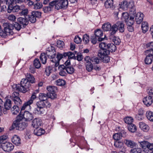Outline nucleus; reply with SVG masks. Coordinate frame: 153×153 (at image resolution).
Listing matches in <instances>:
<instances>
[{"label":"nucleus","mask_w":153,"mask_h":153,"mask_svg":"<svg viewBox=\"0 0 153 153\" xmlns=\"http://www.w3.org/2000/svg\"><path fill=\"white\" fill-rule=\"evenodd\" d=\"M41 122L39 118H35L32 122V125L35 128H38L41 125Z\"/></svg>","instance_id":"obj_26"},{"label":"nucleus","mask_w":153,"mask_h":153,"mask_svg":"<svg viewBox=\"0 0 153 153\" xmlns=\"http://www.w3.org/2000/svg\"><path fill=\"white\" fill-rule=\"evenodd\" d=\"M134 6V1H130L128 2V8L131 9L130 11L131 12L134 10L133 7Z\"/></svg>","instance_id":"obj_58"},{"label":"nucleus","mask_w":153,"mask_h":153,"mask_svg":"<svg viewBox=\"0 0 153 153\" xmlns=\"http://www.w3.org/2000/svg\"><path fill=\"white\" fill-rule=\"evenodd\" d=\"M109 54L105 52L104 50L100 49L98 55L104 62L107 63L110 61V57L108 56Z\"/></svg>","instance_id":"obj_9"},{"label":"nucleus","mask_w":153,"mask_h":153,"mask_svg":"<svg viewBox=\"0 0 153 153\" xmlns=\"http://www.w3.org/2000/svg\"><path fill=\"white\" fill-rule=\"evenodd\" d=\"M146 47L149 49L146 51V52H149L151 50L153 51V42H151L148 43L146 44Z\"/></svg>","instance_id":"obj_54"},{"label":"nucleus","mask_w":153,"mask_h":153,"mask_svg":"<svg viewBox=\"0 0 153 153\" xmlns=\"http://www.w3.org/2000/svg\"><path fill=\"white\" fill-rule=\"evenodd\" d=\"M82 40L85 44H88L89 42V36L87 34H85L83 36Z\"/></svg>","instance_id":"obj_51"},{"label":"nucleus","mask_w":153,"mask_h":153,"mask_svg":"<svg viewBox=\"0 0 153 153\" xmlns=\"http://www.w3.org/2000/svg\"><path fill=\"white\" fill-rule=\"evenodd\" d=\"M79 129H75L74 130H73V131H71V134L72 135L73 137H74L75 136L77 137V138H80V137H79Z\"/></svg>","instance_id":"obj_47"},{"label":"nucleus","mask_w":153,"mask_h":153,"mask_svg":"<svg viewBox=\"0 0 153 153\" xmlns=\"http://www.w3.org/2000/svg\"><path fill=\"white\" fill-rule=\"evenodd\" d=\"M52 69V67L50 66L46 67L45 71V74L48 76H49L51 72Z\"/></svg>","instance_id":"obj_49"},{"label":"nucleus","mask_w":153,"mask_h":153,"mask_svg":"<svg viewBox=\"0 0 153 153\" xmlns=\"http://www.w3.org/2000/svg\"><path fill=\"white\" fill-rule=\"evenodd\" d=\"M36 93L34 92L33 93L30 99L25 102L22 106V110L25 109L28 106L30 107V105L33 103V100L36 98Z\"/></svg>","instance_id":"obj_13"},{"label":"nucleus","mask_w":153,"mask_h":153,"mask_svg":"<svg viewBox=\"0 0 153 153\" xmlns=\"http://www.w3.org/2000/svg\"><path fill=\"white\" fill-rule=\"evenodd\" d=\"M22 107L21 108L19 114L18 116H19L21 118V119L24 118L27 121H29L32 120L33 118L32 114L30 113L27 111H23L25 109L22 110Z\"/></svg>","instance_id":"obj_6"},{"label":"nucleus","mask_w":153,"mask_h":153,"mask_svg":"<svg viewBox=\"0 0 153 153\" xmlns=\"http://www.w3.org/2000/svg\"><path fill=\"white\" fill-rule=\"evenodd\" d=\"M113 41L114 43V45H118L120 44L121 42L120 39L118 38L116 36H114L113 39Z\"/></svg>","instance_id":"obj_57"},{"label":"nucleus","mask_w":153,"mask_h":153,"mask_svg":"<svg viewBox=\"0 0 153 153\" xmlns=\"http://www.w3.org/2000/svg\"><path fill=\"white\" fill-rule=\"evenodd\" d=\"M105 6L106 8L112 9H113L115 7L113 5V0H107L105 3Z\"/></svg>","instance_id":"obj_29"},{"label":"nucleus","mask_w":153,"mask_h":153,"mask_svg":"<svg viewBox=\"0 0 153 153\" xmlns=\"http://www.w3.org/2000/svg\"><path fill=\"white\" fill-rule=\"evenodd\" d=\"M94 36L97 38L98 41L101 42L103 40L104 38L101 37L103 36V33L102 31L100 29H97L94 31Z\"/></svg>","instance_id":"obj_17"},{"label":"nucleus","mask_w":153,"mask_h":153,"mask_svg":"<svg viewBox=\"0 0 153 153\" xmlns=\"http://www.w3.org/2000/svg\"><path fill=\"white\" fill-rule=\"evenodd\" d=\"M77 53V51H74V52L69 51L67 52H64V57H68V59H76V57L75 54Z\"/></svg>","instance_id":"obj_23"},{"label":"nucleus","mask_w":153,"mask_h":153,"mask_svg":"<svg viewBox=\"0 0 153 153\" xmlns=\"http://www.w3.org/2000/svg\"><path fill=\"white\" fill-rule=\"evenodd\" d=\"M56 84L58 86H64L66 83L65 80L61 79H59L55 82Z\"/></svg>","instance_id":"obj_52"},{"label":"nucleus","mask_w":153,"mask_h":153,"mask_svg":"<svg viewBox=\"0 0 153 153\" xmlns=\"http://www.w3.org/2000/svg\"><path fill=\"white\" fill-rule=\"evenodd\" d=\"M124 25L122 22H118L115 24L112 25V33L115 34L118 30L120 33H123L124 31Z\"/></svg>","instance_id":"obj_7"},{"label":"nucleus","mask_w":153,"mask_h":153,"mask_svg":"<svg viewBox=\"0 0 153 153\" xmlns=\"http://www.w3.org/2000/svg\"><path fill=\"white\" fill-rule=\"evenodd\" d=\"M55 8L57 10H59L63 8L62 7V6L59 1H57L56 0V3Z\"/></svg>","instance_id":"obj_64"},{"label":"nucleus","mask_w":153,"mask_h":153,"mask_svg":"<svg viewBox=\"0 0 153 153\" xmlns=\"http://www.w3.org/2000/svg\"><path fill=\"white\" fill-rule=\"evenodd\" d=\"M33 65L36 68H39L41 66L40 62L38 58L35 59L33 61Z\"/></svg>","instance_id":"obj_48"},{"label":"nucleus","mask_w":153,"mask_h":153,"mask_svg":"<svg viewBox=\"0 0 153 153\" xmlns=\"http://www.w3.org/2000/svg\"><path fill=\"white\" fill-rule=\"evenodd\" d=\"M22 120L19 116H17L16 120L13 121L10 127L9 130L12 131L16 129L17 130L23 131L28 126V123L26 122L22 121Z\"/></svg>","instance_id":"obj_2"},{"label":"nucleus","mask_w":153,"mask_h":153,"mask_svg":"<svg viewBox=\"0 0 153 153\" xmlns=\"http://www.w3.org/2000/svg\"><path fill=\"white\" fill-rule=\"evenodd\" d=\"M39 98L40 100L39 101L41 102H43V101L51 99L49 97V96L48 93L46 94L42 93H40Z\"/></svg>","instance_id":"obj_27"},{"label":"nucleus","mask_w":153,"mask_h":153,"mask_svg":"<svg viewBox=\"0 0 153 153\" xmlns=\"http://www.w3.org/2000/svg\"><path fill=\"white\" fill-rule=\"evenodd\" d=\"M102 28L104 31L110 32V35H114V33H112L113 31L112 26L109 22L104 24L102 25Z\"/></svg>","instance_id":"obj_18"},{"label":"nucleus","mask_w":153,"mask_h":153,"mask_svg":"<svg viewBox=\"0 0 153 153\" xmlns=\"http://www.w3.org/2000/svg\"><path fill=\"white\" fill-rule=\"evenodd\" d=\"M53 100L52 99H48L47 100L43 101V102L38 101V105H39L41 106L43 108H49L51 105V104L49 102L50 100Z\"/></svg>","instance_id":"obj_19"},{"label":"nucleus","mask_w":153,"mask_h":153,"mask_svg":"<svg viewBox=\"0 0 153 153\" xmlns=\"http://www.w3.org/2000/svg\"><path fill=\"white\" fill-rule=\"evenodd\" d=\"M144 16V14L141 13H137L136 14L135 20L137 24H140L142 22Z\"/></svg>","instance_id":"obj_22"},{"label":"nucleus","mask_w":153,"mask_h":153,"mask_svg":"<svg viewBox=\"0 0 153 153\" xmlns=\"http://www.w3.org/2000/svg\"><path fill=\"white\" fill-rule=\"evenodd\" d=\"M147 119L151 122H153V112L151 111H147L146 113Z\"/></svg>","instance_id":"obj_41"},{"label":"nucleus","mask_w":153,"mask_h":153,"mask_svg":"<svg viewBox=\"0 0 153 153\" xmlns=\"http://www.w3.org/2000/svg\"><path fill=\"white\" fill-rule=\"evenodd\" d=\"M29 11L27 9H21L19 12V14L21 16H23L24 17H27L28 15L29 14Z\"/></svg>","instance_id":"obj_38"},{"label":"nucleus","mask_w":153,"mask_h":153,"mask_svg":"<svg viewBox=\"0 0 153 153\" xmlns=\"http://www.w3.org/2000/svg\"><path fill=\"white\" fill-rule=\"evenodd\" d=\"M127 127L128 130L131 132L134 133L137 131V127L133 123L127 125Z\"/></svg>","instance_id":"obj_34"},{"label":"nucleus","mask_w":153,"mask_h":153,"mask_svg":"<svg viewBox=\"0 0 153 153\" xmlns=\"http://www.w3.org/2000/svg\"><path fill=\"white\" fill-rule=\"evenodd\" d=\"M148 54L144 60L145 63L146 64H151L153 61V51H149L146 52Z\"/></svg>","instance_id":"obj_14"},{"label":"nucleus","mask_w":153,"mask_h":153,"mask_svg":"<svg viewBox=\"0 0 153 153\" xmlns=\"http://www.w3.org/2000/svg\"><path fill=\"white\" fill-rule=\"evenodd\" d=\"M130 17L127 12L123 13L122 14L121 19L123 21L125 22L126 23V21L128 20Z\"/></svg>","instance_id":"obj_42"},{"label":"nucleus","mask_w":153,"mask_h":153,"mask_svg":"<svg viewBox=\"0 0 153 153\" xmlns=\"http://www.w3.org/2000/svg\"><path fill=\"white\" fill-rule=\"evenodd\" d=\"M141 28L143 33H146L149 30V27L148 24L146 22H142Z\"/></svg>","instance_id":"obj_32"},{"label":"nucleus","mask_w":153,"mask_h":153,"mask_svg":"<svg viewBox=\"0 0 153 153\" xmlns=\"http://www.w3.org/2000/svg\"><path fill=\"white\" fill-rule=\"evenodd\" d=\"M134 22V18L130 16L128 20L126 21V24L127 26H132Z\"/></svg>","instance_id":"obj_43"},{"label":"nucleus","mask_w":153,"mask_h":153,"mask_svg":"<svg viewBox=\"0 0 153 153\" xmlns=\"http://www.w3.org/2000/svg\"><path fill=\"white\" fill-rule=\"evenodd\" d=\"M142 151V149L137 147L131 149V152L132 153H141Z\"/></svg>","instance_id":"obj_55"},{"label":"nucleus","mask_w":153,"mask_h":153,"mask_svg":"<svg viewBox=\"0 0 153 153\" xmlns=\"http://www.w3.org/2000/svg\"><path fill=\"white\" fill-rule=\"evenodd\" d=\"M124 142L128 147L131 148H133L135 146V143L131 140H125Z\"/></svg>","instance_id":"obj_39"},{"label":"nucleus","mask_w":153,"mask_h":153,"mask_svg":"<svg viewBox=\"0 0 153 153\" xmlns=\"http://www.w3.org/2000/svg\"><path fill=\"white\" fill-rule=\"evenodd\" d=\"M25 79H26L31 84L35 82V79L34 76L30 73H27L26 74Z\"/></svg>","instance_id":"obj_24"},{"label":"nucleus","mask_w":153,"mask_h":153,"mask_svg":"<svg viewBox=\"0 0 153 153\" xmlns=\"http://www.w3.org/2000/svg\"><path fill=\"white\" fill-rule=\"evenodd\" d=\"M0 147L5 152H9L13 150L14 148V145L11 143L5 142L1 145Z\"/></svg>","instance_id":"obj_10"},{"label":"nucleus","mask_w":153,"mask_h":153,"mask_svg":"<svg viewBox=\"0 0 153 153\" xmlns=\"http://www.w3.org/2000/svg\"><path fill=\"white\" fill-rule=\"evenodd\" d=\"M21 139L17 135H14L12 137L11 141L15 145L18 146L21 144Z\"/></svg>","instance_id":"obj_25"},{"label":"nucleus","mask_w":153,"mask_h":153,"mask_svg":"<svg viewBox=\"0 0 153 153\" xmlns=\"http://www.w3.org/2000/svg\"><path fill=\"white\" fill-rule=\"evenodd\" d=\"M59 1L63 9H65L67 7L68 4V0H60Z\"/></svg>","instance_id":"obj_50"},{"label":"nucleus","mask_w":153,"mask_h":153,"mask_svg":"<svg viewBox=\"0 0 153 153\" xmlns=\"http://www.w3.org/2000/svg\"><path fill=\"white\" fill-rule=\"evenodd\" d=\"M12 104L11 100L8 98L6 99L4 103V107L7 110H10L12 107Z\"/></svg>","instance_id":"obj_28"},{"label":"nucleus","mask_w":153,"mask_h":153,"mask_svg":"<svg viewBox=\"0 0 153 153\" xmlns=\"http://www.w3.org/2000/svg\"><path fill=\"white\" fill-rule=\"evenodd\" d=\"M143 103L148 107L150 106L152 103L153 99L151 97L147 96L143 98Z\"/></svg>","instance_id":"obj_21"},{"label":"nucleus","mask_w":153,"mask_h":153,"mask_svg":"<svg viewBox=\"0 0 153 153\" xmlns=\"http://www.w3.org/2000/svg\"><path fill=\"white\" fill-rule=\"evenodd\" d=\"M19 96V94L18 92H14L10 97L14 103L16 105L10 108L11 111L13 115H16L19 113L20 108L18 106L21 105L22 103V101Z\"/></svg>","instance_id":"obj_1"},{"label":"nucleus","mask_w":153,"mask_h":153,"mask_svg":"<svg viewBox=\"0 0 153 153\" xmlns=\"http://www.w3.org/2000/svg\"><path fill=\"white\" fill-rule=\"evenodd\" d=\"M42 13L38 11H33L30 13L27 17L28 21L34 23L36 21V19H39L41 17Z\"/></svg>","instance_id":"obj_5"},{"label":"nucleus","mask_w":153,"mask_h":153,"mask_svg":"<svg viewBox=\"0 0 153 153\" xmlns=\"http://www.w3.org/2000/svg\"><path fill=\"white\" fill-rule=\"evenodd\" d=\"M47 89L48 91L47 93L51 99H54L56 98L57 95L56 92L57 90L56 87L53 86H49L47 87Z\"/></svg>","instance_id":"obj_8"},{"label":"nucleus","mask_w":153,"mask_h":153,"mask_svg":"<svg viewBox=\"0 0 153 153\" xmlns=\"http://www.w3.org/2000/svg\"><path fill=\"white\" fill-rule=\"evenodd\" d=\"M25 1H22L21 0H10V4H14L15 5V4L17 3H19L21 2H24Z\"/></svg>","instance_id":"obj_62"},{"label":"nucleus","mask_w":153,"mask_h":153,"mask_svg":"<svg viewBox=\"0 0 153 153\" xmlns=\"http://www.w3.org/2000/svg\"><path fill=\"white\" fill-rule=\"evenodd\" d=\"M91 61L93 64H98L99 62L100 59L97 57H92Z\"/></svg>","instance_id":"obj_61"},{"label":"nucleus","mask_w":153,"mask_h":153,"mask_svg":"<svg viewBox=\"0 0 153 153\" xmlns=\"http://www.w3.org/2000/svg\"><path fill=\"white\" fill-rule=\"evenodd\" d=\"M139 126L140 128L144 132H147L149 129V126L144 123L140 122Z\"/></svg>","instance_id":"obj_31"},{"label":"nucleus","mask_w":153,"mask_h":153,"mask_svg":"<svg viewBox=\"0 0 153 153\" xmlns=\"http://www.w3.org/2000/svg\"><path fill=\"white\" fill-rule=\"evenodd\" d=\"M47 56L46 53H41L40 56V59L42 64H45L46 63L47 59Z\"/></svg>","instance_id":"obj_35"},{"label":"nucleus","mask_w":153,"mask_h":153,"mask_svg":"<svg viewBox=\"0 0 153 153\" xmlns=\"http://www.w3.org/2000/svg\"><path fill=\"white\" fill-rule=\"evenodd\" d=\"M64 52L62 54L58 53L56 58L54 57L53 59H50V61L55 64L54 66L57 67L59 65L60 60L63 57H64Z\"/></svg>","instance_id":"obj_12"},{"label":"nucleus","mask_w":153,"mask_h":153,"mask_svg":"<svg viewBox=\"0 0 153 153\" xmlns=\"http://www.w3.org/2000/svg\"><path fill=\"white\" fill-rule=\"evenodd\" d=\"M124 143L122 140L114 141V146L115 147L118 148H122L123 147Z\"/></svg>","instance_id":"obj_36"},{"label":"nucleus","mask_w":153,"mask_h":153,"mask_svg":"<svg viewBox=\"0 0 153 153\" xmlns=\"http://www.w3.org/2000/svg\"><path fill=\"white\" fill-rule=\"evenodd\" d=\"M45 132V131L44 129L39 127L38 128H36L34 130V134L38 136L44 134Z\"/></svg>","instance_id":"obj_30"},{"label":"nucleus","mask_w":153,"mask_h":153,"mask_svg":"<svg viewBox=\"0 0 153 153\" xmlns=\"http://www.w3.org/2000/svg\"><path fill=\"white\" fill-rule=\"evenodd\" d=\"M134 120L133 118L131 117H126L124 119L125 122L128 125L132 123Z\"/></svg>","instance_id":"obj_46"},{"label":"nucleus","mask_w":153,"mask_h":153,"mask_svg":"<svg viewBox=\"0 0 153 153\" xmlns=\"http://www.w3.org/2000/svg\"><path fill=\"white\" fill-rule=\"evenodd\" d=\"M149 142L147 141H144L139 143L140 146L142 148V150L145 151V150L147 149Z\"/></svg>","instance_id":"obj_37"},{"label":"nucleus","mask_w":153,"mask_h":153,"mask_svg":"<svg viewBox=\"0 0 153 153\" xmlns=\"http://www.w3.org/2000/svg\"><path fill=\"white\" fill-rule=\"evenodd\" d=\"M57 46L59 48H62L64 46V42L60 40H58L56 42Z\"/></svg>","instance_id":"obj_56"},{"label":"nucleus","mask_w":153,"mask_h":153,"mask_svg":"<svg viewBox=\"0 0 153 153\" xmlns=\"http://www.w3.org/2000/svg\"><path fill=\"white\" fill-rule=\"evenodd\" d=\"M82 41V39L78 36H76L74 39V42L77 44L80 43Z\"/></svg>","instance_id":"obj_59"},{"label":"nucleus","mask_w":153,"mask_h":153,"mask_svg":"<svg viewBox=\"0 0 153 153\" xmlns=\"http://www.w3.org/2000/svg\"><path fill=\"white\" fill-rule=\"evenodd\" d=\"M124 135H121L119 133H116L114 134L113 136V138L114 141H118L120 140L122 137H124Z\"/></svg>","instance_id":"obj_40"},{"label":"nucleus","mask_w":153,"mask_h":153,"mask_svg":"<svg viewBox=\"0 0 153 153\" xmlns=\"http://www.w3.org/2000/svg\"><path fill=\"white\" fill-rule=\"evenodd\" d=\"M65 67L64 65H61L59 66L58 68L60 70L59 74L62 76H65L67 75V73L65 71Z\"/></svg>","instance_id":"obj_33"},{"label":"nucleus","mask_w":153,"mask_h":153,"mask_svg":"<svg viewBox=\"0 0 153 153\" xmlns=\"http://www.w3.org/2000/svg\"><path fill=\"white\" fill-rule=\"evenodd\" d=\"M46 53L49 58L51 59H53L56 56V50L55 48L51 45L47 48Z\"/></svg>","instance_id":"obj_11"},{"label":"nucleus","mask_w":153,"mask_h":153,"mask_svg":"<svg viewBox=\"0 0 153 153\" xmlns=\"http://www.w3.org/2000/svg\"><path fill=\"white\" fill-rule=\"evenodd\" d=\"M90 41L93 44H95L96 43L97 41H98L97 38L95 36H91Z\"/></svg>","instance_id":"obj_63"},{"label":"nucleus","mask_w":153,"mask_h":153,"mask_svg":"<svg viewBox=\"0 0 153 153\" xmlns=\"http://www.w3.org/2000/svg\"><path fill=\"white\" fill-rule=\"evenodd\" d=\"M31 84L25 78L22 79L20 84L16 85V88L18 91L25 93L29 90Z\"/></svg>","instance_id":"obj_3"},{"label":"nucleus","mask_w":153,"mask_h":153,"mask_svg":"<svg viewBox=\"0 0 153 153\" xmlns=\"http://www.w3.org/2000/svg\"><path fill=\"white\" fill-rule=\"evenodd\" d=\"M65 67V71L68 74H72L74 72V69L72 66H69Z\"/></svg>","instance_id":"obj_45"},{"label":"nucleus","mask_w":153,"mask_h":153,"mask_svg":"<svg viewBox=\"0 0 153 153\" xmlns=\"http://www.w3.org/2000/svg\"><path fill=\"white\" fill-rule=\"evenodd\" d=\"M20 10V7L18 5L9 4V5H8L7 12L9 13L17 12L19 13Z\"/></svg>","instance_id":"obj_15"},{"label":"nucleus","mask_w":153,"mask_h":153,"mask_svg":"<svg viewBox=\"0 0 153 153\" xmlns=\"http://www.w3.org/2000/svg\"><path fill=\"white\" fill-rule=\"evenodd\" d=\"M144 111L142 108L138 110V113L135 116V118L138 120H141L144 118Z\"/></svg>","instance_id":"obj_20"},{"label":"nucleus","mask_w":153,"mask_h":153,"mask_svg":"<svg viewBox=\"0 0 153 153\" xmlns=\"http://www.w3.org/2000/svg\"><path fill=\"white\" fill-rule=\"evenodd\" d=\"M128 2L127 1H124L121 3L120 7V8L124 10H127L128 9Z\"/></svg>","instance_id":"obj_53"},{"label":"nucleus","mask_w":153,"mask_h":153,"mask_svg":"<svg viewBox=\"0 0 153 153\" xmlns=\"http://www.w3.org/2000/svg\"><path fill=\"white\" fill-rule=\"evenodd\" d=\"M86 69L88 72L91 71L93 69V66L91 62L86 63Z\"/></svg>","instance_id":"obj_44"},{"label":"nucleus","mask_w":153,"mask_h":153,"mask_svg":"<svg viewBox=\"0 0 153 153\" xmlns=\"http://www.w3.org/2000/svg\"><path fill=\"white\" fill-rule=\"evenodd\" d=\"M30 129H26L25 132V137L26 139H28L30 138Z\"/></svg>","instance_id":"obj_60"},{"label":"nucleus","mask_w":153,"mask_h":153,"mask_svg":"<svg viewBox=\"0 0 153 153\" xmlns=\"http://www.w3.org/2000/svg\"><path fill=\"white\" fill-rule=\"evenodd\" d=\"M99 47L100 50H104L105 52L108 54H110V52H115L117 50L116 46L112 43L107 44L101 42L99 44Z\"/></svg>","instance_id":"obj_4"},{"label":"nucleus","mask_w":153,"mask_h":153,"mask_svg":"<svg viewBox=\"0 0 153 153\" xmlns=\"http://www.w3.org/2000/svg\"><path fill=\"white\" fill-rule=\"evenodd\" d=\"M36 105L37 107L34 108L33 113L35 114L39 115L44 114L45 112L44 109L41 106L38 105V102L36 103Z\"/></svg>","instance_id":"obj_16"}]
</instances>
